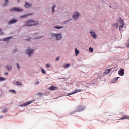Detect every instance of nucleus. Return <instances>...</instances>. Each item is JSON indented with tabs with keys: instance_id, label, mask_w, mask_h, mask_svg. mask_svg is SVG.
I'll use <instances>...</instances> for the list:
<instances>
[{
	"instance_id": "nucleus-8",
	"label": "nucleus",
	"mask_w": 129,
	"mask_h": 129,
	"mask_svg": "<svg viewBox=\"0 0 129 129\" xmlns=\"http://www.w3.org/2000/svg\"><path fill=\"white\" fill-rule=\"evenodd\" d=\"M26 53L28 55V56H29V57H31V56H32V54L34 53V50L28 49Z\"/></svg>"
},
{
	"instance_id": "nucleus-15",
	"label": "nucleus",
	"mask_w": 129,
	"mask_h": 129,
	"mask_svg": "<svg viewBox=\"0 0 129 129\" xmlns=\"http://www.w3.org/2000/svg\"><path fill=\"white\" fill-rule=\"evenodd\" d=\"M75 53L76 54V56H77L79 54V50H77V48L75 49Z\"/></svg>"
},
{
	"instance_id": "nucleus-33",
	"label": "nucleus",
	"mask_w": 129,
	"mask_h": 129,
	"mask_svg": "<svg viewBox=\"0 0 129 129\" xmlns=\"http://www.w3.org/2000/svg\"><path fill=\"white\" fill-rule=\"evenodd\" d=\"M50 68V64H47L46 65V68Z\"/></svg>"
},
{
	"instance_id": "nucleus-10",
	"label": "nucleus",
	"mask_w": 129,
	"mask_h": 129,
	"mask_svg": "<svg viewBox=\"0 0 129 129\" xmlns=\"http://www.w3.org/2000/svg\"><path fill=\"white\" fill-rule=\"evenodd\" d=\"M18 22V20L16 19H12L8 23V25H13V24H16Z\"/></svg>"
},
{
	"instance_id": "nucleus-40",
	"label": "nucleus",
	"mask_w": 129,
	"mask_h": 129,
	"mask_svg": "<svg viewBox=\"0 0 129 129\" xmlns=\"http://www.w3.org/2000/svg\"><path fill=\"white\" fill-rule=\"evenodd\" d=\"M127 48H129V43L127 45Z\"/></svg>"
},
{
	"instance_id": "nucleus-37",
	"label": "nucleus",
	"mask_w": 129,
	"mask_h": 129,
	"mask_svg": "<svg viewBox=\"0 0 129 129\" xmlns=\"http://www.w3.org/2000/svg\"><path fill=\"white\" fill-rule=\"evenodd\" d=\"M40 83V82L37 81L36 82V84H39Z\"/></svg>"
},
{
	"instance_id": "nucleus-43",
	"label": "nucleus",
	"mask_w": 129,
	"mask_h": 129,
	"mask_svg": "<svg viewBox=\"0 0 129 129\" xmlns=\"http://www.w3.org/2000/svg\"><path fill=\"white\" fill-rule=\"evenodd\" d=\"M69 21H71V20H69L67 21V22H69Z\"/></svg>"
},
{
	"instance_id": "nucleus-3",
	"label": "nucleus",
	"mask_w": 129,
	"mask_h": 129,
	"mask_svg": "<svg viewBox=\"0 0 129 129\" xmlns=\"http://www.w3.org/2000/svg\"><path fill=\"white\" fill-rule=\"evenodd\" d=\"M84 109H85V107L82 106H78V107H76V111L72 113L73 114L75 112H76L77 111H82L83 110H84Z\"/></svg>"
},
{
	"instance_id": "nucleus-34",
	"label": "nucleus",
	"mask_w": 129,
	"mask_h": 129,
	"mask_svg": "<svg viewBox=\"0 0 129 129\" xmlns=\"http://www.w3.org/2000/svg\"><path fill=\"white\" fill-rule=\"evenodd\" d=\"M17 85H21V83L20 82H16Z\"/></svg>"
},
{
	"instance_id": "nucleus-23",
	"label": "nucleus",
	"mask_w": 129,
	"mask_h": 129,
	"mask_svg": "<svg viewBox=\"0 0 129 129\" xmlns=\"http://www.w3.org/2000/svg\"><path fill=\"white\" fill-rule=\"evenodd\" d=\"M6 3H4V6L6 7V6H7V5H8V4H9V1L8 0H5Z\"/></svg>"
},
{
	"instance_id": "nucleus-17",
	"label": "nucleus",
	"mask_w": 129,
	"mask_h": 129,
	"mask_svg": "<svg viewBox=\"0 0 129 129\" xmlns=\"http://www.w3.org/2000/svg\"><path fill=\"white\" fill-rule=\"evenodd\" d=\"M118 78H119V77H116L115 78H114L113 79V82L112 83H114V82H116V81H117V80H118Z\"/></svg>"
},
{
	"instance_id": "nucleus-32",
	"label": "nucleus",
	"mask_w": 129,
	"mask_h": 129,
	"mask_svg": "<svg viewBox=\"0 0 129 129\" xmlns=\"http://www.w3.org/2000/svg\"><path fill=\"white\" fill-rule=\"evenodd\" d=\"M3 112H4L5 113V112H7V108L3 109Z\"/></svg>"
},
{
	"instance_id": "nucleus-14",
	"label": "nucleus",
	"mask_w": 129,
	"mask_h": 129,
	"mask_svg": "<svg viewBox=\"0 0 129 129\" xmlns=\"http://www.w3.org/2000/svg\"><path fill=\"white\" fill-rule=\"evenodd\" d=\"M30 7H32V4L26 2L25 3V8H30Z\"/></svg>"
},
{
	"instance_id": "nucleus-9",
	"label": "nucleus",
	"mask_w": 129,
	"mask_h": 129,
	"mask_svg": "<svg viewBox=\"0 0 129 129\" xmlns=\"http://www.w3.org/2000/svg\"><path fill=\"white\" fill-rule=\"evenodd\" d=\"M118 73L119 75H120L121 76H123L124 75V69H120L118 71Z\"/></svg>"
},
{
	"instance_id": "nucleus-42",
	"label": "nucleus",
	"mask_w": 129,
	"mask_h": 129,
	"mask_svg": "<svg viewBox=\"0 0 129 129\" xmlns=\"http://www.w3.org/2000/svg\"><path fill=\"white\" fill-rule=\"evenodd\" d=\"M3 117H4V116H0V119H1V118H3Z\"/></svg>"
},
{
	"instance_id": "nucleus-44",
	"label": "nucleus",
	"mask_w": 129,
	"mask_h": 129,
	"mask_svg": "<svg viewBox=\"0 0 129 129\" xmlns=\"http://www.w3.org/2000/svg\"><path fill=\"white\" fill-rule=\"evenodd\" d=\"M27 16H28V15H25L24 17H27Z\"/></svg>"
},
{
	"instance_id": "nucleus-29",
	"label": "nucleus",
	"mask_w": 129,
	"mask_h": 129,
	"mask_svg": "<svg viewBox=\"0 0 129 129\" xmlns=\"http://www.w3.org/2000/svg\"><path fill=\"white\" fill-rule=\"evenodd\" d=\"M51 36L52 37H56V36H57V34H55V33H51Z\"/></svg>"
},
{
	"instance_id": "nucleus-31",
	"label": "nucleus",
	"mask_w": 129,
	"mask_h": 129,
	"mask_svg": "<svg viewBox=\"0 0 129 129\" xmlns=\"http://www.w3.org/2000/svg\"><path fill=\"white\" fill-rule=\"evenodd\" d=\"M37 94L38 96H42V95H43V93H38Z\"/></svg>"
},
{
	"instance_id": "nucleus-4",
	"label": "nucleus",
	"mask_w": 129,
	"mask_h": 129,
	"mask_svg": "<svg viewBox=\"0 0 129 129\" xmlns=\"http://www.w3.org/2000/svg\"><path fill=\"white\" fill-rule=\"evenodd\" d=\"M9 11L10 12H13L15 11H16L17 12H22L23 11V9L21 8H18L17 7H14V8H11L9 10Z\"/></svg>"
},
{
	"instance_id": "nucleus-26",
	"label": "nucleus",
	"mask_w": 129,
	"mask_h": 129,
	"mask_svg": "<svg viewBox=\"0 0 129 129\" xmlns=\"http://www.w3.org/2000/svg\"><path fill=\"white\" fill-rule=\"evenodd\" d=\"M55 8H56V5H54L53 7H52V12L54 13V12H55Z\"/></svg>"
},
{
	"instance_id": "nucleus-39",
	"label": "nucleus",
	"mask_w": 129,
	"mask_h": 129,
	"mask_svg": "<svg viewBox=\"0 0 129 129\" xmlns=\"http://www.w3.org/2000/svg\"><path fill=\"white\" fill-rule=\"evenodd\" d=\"M26 41H31V39H26Z\"/></svg>"
},
{
	"instance_id": "nucleus-5",
	"label": "nucleus",
	"mask_w": 129,
	"mask_h": 129,
	"mask_svg": "<svg viewBox=\"0 0 129 129\" xmlns=\"http://www.w3.org/2000/svg\"><path fill=\"white\" fill-rule=\"evenodd\" d=\"M33 102H35V100H32L31 101L26 102L22 105H20V106L23 107V106H27V105H29L31 104V103H33Z\"/></svg>"
},
{
	"instance_id": "nucleus-36",
	"label": "nucleus",
	"mask_w": 129,
	"mask_h": 129,
	"mask_svg": "<svg viewBox=\"0 0 129 129\" xmlns=\"http://www.w3.org/2000/svg\"><path fill=\"white\" fill-rule=\"evenodd\" d=\"M0 35H4V32H2V29H0Z\"/></svg>"
},
{
	"instance_id": "nucleus-27",
	"label": "nucleus",
	"mask_w": 129,
	"mask_h": 129,
	"mask_svg": "<svg viewBox=\"0 0 129 129\" xmlns=\"http://www.w3.org/2000/svg\"><path fill=\"white\" fill-rule=\"evenodd\" d=\"M4 80H6V79L3 77H0V81H4Z\"/></svg>"
},
{
	"instance_id": "nucleus-45",
	"label": "nucleus",
	"mask_w": 129,
	"mask_h": 129,
	"mask_svg": "<svg viewBox=\"0 0 129 129\" xmlns=\"http://www.w3.org/2000/svg\"><path fill=\"white\" fill-rule=\"evenodd\" d=\"M39 38H35V39H39Z\"/></svg>"
},
{
	"instance_id": "nucleus-12",
	"label": "nucleus",
	"mask_w": 129,
	"mask_h": 129,
	"mask_svg": "<svg viewBox=\"0 0 129 129\" xmlns=\"http://www.w3.org/2000/svg\"><path fill=\"white\" fill-rule=\"evenodd\" d=\"M49 90H57L58 89V87H55L54 86H51L48 88Z\"/></svg>"
},
{
	"instance_id": "nucleus-28",
	"label": "nucleus",
	"mask_w": 129,
	"mask_h": 129,
	"mask_svg": "<svg viewBox=\"0 0 129 129\" xmlns=\"http://www.w3.org/2000/svg\"><path fill=\"white\" fill-rule=\"evenodd\" d=\"M9 92H13V93H17V92H16L14 90H10Z\"/></svg>"
},
{
	"instance_id": "nucleus-16",
	"label": "nucleus",
	"mask_w": 129,
	"mask_h": 129,
	"mask_svg": "<svg viewBox=\"0 0 129 129\" xmlns=\"http://www.w3.org/2000/svg\"><path fill=\"white\" fill-rule=\"evenodd\" d=\"M121 120H123V119H129V116H123V118L120 119Z\"/></svg>"
},
{
	"instance_id": "nucleus-46",
	"label": "nucleus",
	"mask_w": 129,
	"mask_h": 129,
	"mask_svg": "<svg viewBox=\"0 0 129 129\" xmlns=\"http://www.w3.org/2000/svg\"><path fill=\"white\" fill-rule=\"evenodd\" d=\"M0 41H1V40L0 39Z\"/></svg>"
},
{
	"instance_id": "nucleus-21",
	"label": "nucleus",
	"mask_w": 129,
	"mask_h": 129,
	"mask_svg": "<svg viewBox=\"0 0 129 129\" xmlns=\"http://www.w3.org/2000/svg\"><path fill=\"white\" fill-rule=\"evenodd\" d=\"M63 28V26H55L54 27V28L55 29H62V28Z\"/></svg>"
},
{
	"instance_id": "nucleus-24",
	"label": "nucleus",
	"mask_w": 129,
	"mask_h": 129,
	"mask_svg": "<svg viewBox=\"0 0 129 129\" xmlns=\"http://www.w3.org/2000/svg\"><path fill=\"white\" fill-rule=\"evenodd\" d=\"M69 66H70V64H66L63 66V67H64V68H68Z\"/></svg>"
},
{
	"instance_id": "nucleus-2",
	"label": "nucleus",
	"mask_w": 129,
	"mask_h": 129,
	"mask_svg": "<svg viewBox=\"0 0 129 129\" xmlns=\"http://www.w3.org/2000/svg\"><path fill=\"white\" fill-rule=\"evenodd\" d=\"M119 22L121 25L119 27V31H121L122 30V28L124 27V22L121 18H119Z\"/></svg>"
},
{
	"instance_id": "nucleus-7",
	"label": "nucleus",
	"mask_w": 129,
	"mask_h": 129,
	"mask_svg": "<svg viewBox=\"0 0 129 129\" xmlns=\"http://www.w3.org/2000/svg\"><path fill=\"white\" fill-rule=\"evenodd\" d=\"M73 18L74 20H77V19L79 18V13L75 12L74 15H73Z\"/></svg>"
},
{
	"instance_id": "nucleus-11",
	"label": "nucleus",
	"mask_w": 129,
	"mask_h": 129,
	"mask_svg": "<svg viewBox=\"0 0 129 129\" xmlns=\"http://www.w3.org/2000/svg\"><path fill=\"white\" fill-rule=\"evenodd\" d=\"M92 37L94 38V39H96V37H97V35H96L95 32H93V31H90V32Z\"/></svg>"
},
{
	"instance_id": "nucleus-22",
	"label": "nucleus",
	"mask_w": 129,
	"mask_h": 129,
	"mask_svg": "<svg viewBox=\"0 0 129 129\" xmlns=\"http://www.w3.org/2000/svg\"><path fill=\"white\" fill-rule=\"evenodd\" d=\"M89 51L90 52V53H92V52H93V48L90 47L89 49Z\"/></svg>"
},
{
	"instance_id": "nucleus-18",
	"label": "nucleus",
	"mask_w": 129,
	"mask_h": 129,
	"mask_svg": "<svg viewBox=\"0 0 129 129\" xmlns=\"http://www.w3.org/2000/svg\"><path fill=\"white\" fill-rule=\"evenodd\" d=\"M6 69H7V70H12V66H6Z\"/></svg>"
},
{
	"instance_id": "nucleus-1",
	"label": "nucleus",
	"mask_w": 129,
	"mask_h": 129,
	"mask_svg": "<svg viewBox=\"0 0 129 129\" xmlns=\"http://www.w3.org/2000/svg\"><path fill=\"white\" fill-rule=\"evenodd\" d=\"M26 25L23 27H32V26H36L39 24V21H34L32 19L29 20L26 22Z\"/></svg>"
},
{
	"instance_id": "nucleus-6",
	"label": "nucleus",
	"mask_w": 129,
	"mask_h": 129,
	"mask_svg": "<svg viewBox=\"0 0 129 129\" xmlns=\"http://www.w3.org/2000/svg\"><path fill=\"white\" fill-rule=\"evenodd\" d=\"M82 90L80 89H76L72 93H69L67 96H69V95H72V94H75V93H77V92H81Z\"/></svg>"
},
{
	"instance_id": "nucleus-30",
	"label": "nucleus",
	"mask_w": 129,
	"mask_h": 129,
	"mask_svg": "<svg viewBox=\"0 0 129 129\" xmlns=\"http://www.w3.org/2000/svg\"><path fill=\"white\" fill-rule=\"evenodd\" d=\"M41 71H42V73H43L44 74H45V73H46V71H45V70L42 69H41Z\"/></svg>"
},
{
	"instance_id": "nucleus-13",
	"label": "nucleus",
	"mask_w": 129,
	"mask_h": 129,
	"mask_svg": "<svg viewBox=\"0 0 129 129\" xmlns=\"http://www.w3.org/2000/svg\"><path fill=\"white\" fill-rule=\"evenodd\" d=\"M56 38L57 40H61V39L62 38V34H56Z\"/></svg>"
},
{
	"instance_id": "nucleus-19",
	"label": "nucleus",
	"mask_w": 129,
	"mask_h": 129,
	"mask_svg": "<svg viewBox=\"0 0 129 129\" xmlns=\"http://www.w3.org/2000/svg\"><path fill=\"white\" fill-rule=\"evenodd\" d=\"M110 70H111V69H106L105 70L104 73H106V74L109 73V72H110Z\"/></svg>"
},
{
	"instance_id": "nucleus-20",
	"label": "nucleus",
	"mask_w": 129,
	"mask_h": 129,
	"mask_svg": "<svg viewBox=\"0 0 129 129\" xmlns=\"http://www.w3.org/2000/svg\"><path fill=\"white\" fill-rule=\"evenodd\" d=\"M113 27H114V28H118V24H117V23H115V24H114L113 25Z\"/></svg>"
},
{
	"instance_id": "nucleus-35",
	"label": "nucleus",
	"mask_w": 129,
	"mask_h": 129,
	"mask_svg": "<svg viewBox=\"0 0 129 129\" xmlns=\"http://www.w3.org/2000/svg\"><path fill=\"white\" fill-rule=\"evenodd\" d=\"M60 60V56H58L56 58V61H59Z\"/></svg>"
},
{
	"instance_id": "nucleus-25",
	"label": "nucleus",
	"mask_w": 129,
	"mask_h": 129,
	"mask_svg": "<svg viewBox=\"0 0 129 129\" xmlns=\"http://www.w3.org/2000/svg\"><path fill=\"white\" fill-rule=\"evenodd\" d=\"M10 40V37H6L3 39V41H9Z\"/></svg>"
},
{
	"instance_id": "nucleus-38",
	"label": "nucleus",
	"mask_w": 129,
	"mask_h": 129,
	"mask_svg": "<svg viewBox=\"0 0 129 129\" xmlns=\"http://www.w3.org/2000/svg\"><path fill=\"white\" fill-rule=\"evenodd\" d=\"M17 68H20V66L19 65L18 63L17 64Z\"/></svg>"
},
{
	"instance_id": "nucleus-41",
	"label": "nucleus",
	"mask_w": 129,
	"mask_h": 129,
	"mask_svg": "<svg viewBox=\"0 0 129 129\" xmlns=\"http://www.w3.org/2000/svg\"><path fill=\"white\" fill-rule=\"evenodd\" d=\"M5 74L6 75H8V73H7V72L5 73Z\"/></svg>"
}]
</instances>
